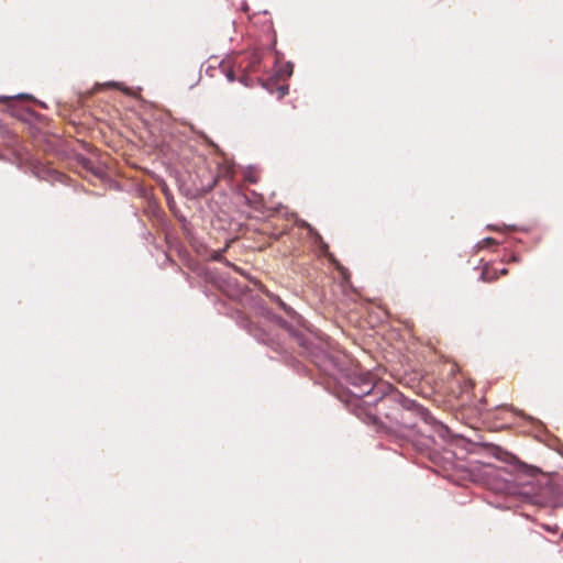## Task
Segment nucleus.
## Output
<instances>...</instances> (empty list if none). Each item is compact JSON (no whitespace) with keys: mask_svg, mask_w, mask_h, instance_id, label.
Here are the masks:
<instances>
[{"mask_svg":"<svg viewBox=\"0 0 563 563\" xmlns=\"http://www.w3.org/2000/svg\"><path fill=\"white\" fill-rule=\"evenodd\" d=\"M501 410H504V407H495V413H494L495 420L497 419V413Z\"/></svg>","mask_w":563,"mask_h":563,"instance_id":"obj_22","label":"nucleus"},{"mask_svg":"<svg viewBox=\"0 0 563 563\" xmlns=\"http://www.w3.org/2000/svg\"><path fill=\"white\" fill-rule=\"evenodd\" d=\"M32 170H33V174L37 178L45 179V180H55V179H59V177H60V175L57 172L44 166L40 162H35L32 165Z\"/></svg>","mask_w":563,"mask_h":563,"instance_id":"obj_9","label":"nucleus"},{"mask_svg":"<svg viewBox=\"0 0 563 563\" xmlns=\"http://www.w3.org/2000/svg\"><path fill=\"white\" fill-rule=\"evenodd\" d=\"M472 476L474 477V482L490 489L493 485V465L490 463L481 462L479 465L474 466Z\"/></svg>","mask_w":563,"mask_h":563,"instance_id":"obj_7","label":"nucleus"},{"mask_svg":"<svg viewBox=\"0 0 563 563\" xmlns=\"http://www.w3.org/2000/svg\"><path fill=\"white\" fill-rule=\"evenodd\" d=\"M241 9L244 11V12H247L249 11V5L245 1L242 2V7Z\"/></svg>","mask_w":563,"mask_h":563,"instance_id":"obj_23","label":"nucleus"},{"mask_svg":"<svg viewBox=\"0 0 563 563\" xmlns=\"http://www.w3.org/2000/svg\"><path fill=\"white\" fill-rule=\"evenodd\" d=\"M221 253H222V251H216V252H214V254L212 255V258H213L214 261H220V258H221Z\"/></svg>","mask_w":563,"mask_h":563,"instance_id":"obj_21","label":"nucleus"},{"mask_svg":"<svg viewBox=\"0 0 563 563\" xmlns=\"http://www.w3.org/2000/svg\"><path fill=\"white\" fill-rule=\"evenodd\" d=\"M236 68L233 66V64L231 65V67L229 69H227L224 71L225 74V77L227 79L230 81V82H233L236 80V76H235V73H236Z\"/></svg>","mask_w":563,"mask_h":563,"instance_id":"obj_15","label":"nucleus"},{"mask_svg":"<svg viewBox=\"0 0 563 563\" xmlns=\"http://www.w3.org/2000/svg\"><path fill=\"white\" fill-rule=\"evenodd\" d=\"M506 426H507V423H505V424H500V426H497V424L495 423L494 430H495V431H497L498 429L505 428Z\"/></svg>","mask_w":563,"mask_h":563,"instance_id":"obj_26","label":"nucleus"},{"mask_svg":"<svg viewBox=\"0 0 563 563\" xmlns=\"http://www.w3.org/2000/svg\"><path fill=\"white\" fill-rule=\"evenodd\" d=\"M256 81L261 82L264 88L268 89V84L264 82L260 77L256 78Z\"/></svg>","mask_w":563,"mask_h":563,"instance_id":"obj_24","label":"nucleus"},{"mask_svg":"<svg viewBox=\"0 0 563 563\" xmlns=\"http://www.w3.org/2000/svg\"><path fill=\"white\" fill-rule=\"evenodd\" d=\"M298 223L301 228H306L308 230V234L313 241V244L319 249L320 253L328 257V260L334 264L342 274H344L346 269L336 261L334 255L329 252V245L322 240L319 232L303 220H300Z\"/></svg>","mask_w":563,"mask_h":563,"instance_id":"obj_6","label":"nucleus"},{"mask_svg":"<svg viewBox=\"0 0 563 563\" xmlns=\"http://www.w3.org/2000/svg\"><path fill=\"white\" fill-rule=\"evenodd\" d=\"M267 319L289 334L300 347V354L343 388L342 400L353 407L356 417L374 426L383 424L380 419L385 417L389 422L401 426L407 398L391 384L378 379L375 373L360 369L346 354L330 350L325 342L295 328L282 317L267 311Z\"/></svg>","mask_w":563,"mask_h":563,"instance_id":"obj_1","label":"nucleus"},{"mask_svg":"<svg viewBox=\"0 0 563 563\" xmlns=\"http://www.w3.org/2000/svg\"><path fill=\"white\" fill-rule=\"evenodd\" d=\"M492 243H493V238L487 236V238H485L482 242H478V243L476 244V247H477V249H481V247H482V244H492Z\"/></svg>","mask_w":563,"mask_h":563,"instance_id":"obj_19","label":"nucleus"},{"mask_svg":"<svg viewBox=\"0 0 563 563\" xmlns=\"http://www.w3.org/2000/svg\"><path fill=\"white\" fill-rule=\"evenodd\" d=\"M499 231L498 227L495 225V234ZM494 243L495 245L499 243V241L497 240V238L495 236V240H494Z\"/></svg>","mask_w":563,"mask_h":563,"instance_id":"obj_25","label":"nucleus"},{"mask_svg":"<svg viewBox=\"0 0 563 563\" xmlns=\"http://www.w3.org/2000/svg\"><path fill=\"white\" fill-rule=\"evenodd\" d=\"M4 137L7 146L11 147L13 151H16V146L19 143L16 136L13 133L7 131Z\"/></svg>","mask_w":563,"mask_h":563,"instance_id":"obj_14","label":"nucleus"},{"mask_svg":"<svg viewBox=\"0 0 563 563\" xmlns=\"http://www.w3.org/2000/svg\"><path fill=\"white\" fill-rule=\"evenodd\" d=\"M245 178L247 181L250 183H256L257 181V177L253 174V172L249 170L245 175Z\"/></svg>","mask_w":563,"mask_h":563,"instance_id":"obj_18","label":"nucleus"},{"mask_svg":"<svg viewBox=\"0 0 563 563\" xmlns=\"http://www.w3.org/2000/svg\"><path fill=\"white\" fill-rule=\"evenodd\" d=\"M495 508H510L512 501L538 503L536 487L526 476V465L495 444Z\"/></svg>","mask_w":563,"mask_h":563,"instance_id":"obj_4","label":"nucleus"},{"mask_svg":"<svg viewBox=\"0 0 563 563\" xmlns=\"http://www.w3.org/2000/svg\"><path fill=\"white\" fill-rule=\"evenodd\" d=\"M401 428L430 431L433 439L438 438L445 444L456 445L475 453L485 450L488 455L493 453L490 431L481 432L476 427L467 424L448 426L434 418L430 411L415 400L405 401Z\"/></svg>","mask_w":563,"mask_h":563,"instance_id":"obj_3","label":"nucleus"},{"mask_svg":"<svg viewBox=\"0 0 563 563\" xmlns=\"http://www.w3.org/2000/svg\"><path fill=\"white\" fill-rule=\"evenodd\" d=\"M494 278L496 279L497 278V269L495 268V275H494Z\"/></svg>","mask_w":563,"mask_h":563,"instance_id":"obj_30","label":"nucleus"},{"mask_svg":"<svg viewBox=\"0 0 563 563\" xmlns=\"http://www.w3.org/2000/svg\"><path fill=\"white\" fill-rule=\"evenodd\" d=\"M236 287H238V291H239V292H242V291H243V286H241V285H238V284H236Z\"/></svg>","mask_w":563,"mask_h":563,"instance_id":"obj_27","label":"nucleus"},{"mask_svg":"<svg viewBox=\"0 0 563 563\" xmlns=\"http://www.w3.org/2000/svg\"><path fill=\"white\" fill-rule=\"evenodd\" d=\"M292 71L294 65L290 62H287L276 70V75L280 79H287L292 75Z\"/></svg>","mask_w":563,"mask_h":563,"instance_id":"obj_11","label":"nucleus"},{"mask_svg":"<svg viewBox=\"0 0 563 563\" xmlns=\"http://www.w3.org/2000/svg\"><path fill=\"white\" fill-rule=\"evenodd\" d=\"M268 296L279 305V307L288 314V317L296 323L301 322V317L288 305H286L278 296L268 294Z\"/></svg>","mask_w":563,"mask_h":563,"instance_id":"obj_10","label":"nucleus"},{"mask_svg":"<svg viewBox=\"0 0 563 563\" xmlns=\"http://www.w3.org/2000/svg\"><path fill=\"white\" fill-rule=\"evenodd\" d=\"M288 91H289L288 85L279 86L278 89H277V92H278L277 98L278 99L284 98L288 93Z\"/></svg>","mask_w":563,"mask_h":563,"instance_id":"obj_17","label":"nucleus"},{"mask_svg":"<svg viewBox=\"0 0 563 563\" xmlns=\"http://www.w3.org/2000/svg\"><path fill=\"white\" fill-rule=\"evenodd\" d=\"M267 319L289 334L300 347V354L343 388L342 400L353 407L356 417L374 426L383 424L380 419L385 417L389 422L401 426L407 398L391 384L378 379L375 373L360 369L346 354L330 350L325 342L295 328L282 317L267 311Z\"/></svg>","mask_w":563,"mask_h":563,"instance_id":"obj_2","label":"nucleus"},{"mask_svg":"<svg viewBox=\"0 0 563 563\" xmlns=\"http://www.w3.org/2000/svg\"><path fill=\"white\" fill-rule=\"evenodd\" d=\"M244 327L247 329L249 333L252 334L256 340L261 341L264 344H269L275 351H284V347L280 343H275L271 335L263 329L254 325L252 322L245 320Z\"/></svg>","mask_w":563,"mask_h":563,"instance_id":"obj_8","label":"nucleus"},{"mask_svg":"<svg viewBox=\"0 0 563 563\" xmlns=\"http://www.w3.org/2000/svg\"><path fill=\"white\" fill-rule=\"evenodd\" d=\"M176 218L180 222L183 232L189 236L191 234V223L181 214H176Z\"/></svg>","mask_w":563,"mask_h":563,"instance_id":"obj_13","label":"nucleus"},{"mask_svg":"<svg viewBox=\"0 0 563 563\" xmlns=\"http://www.w3.org/2000/svg\"><path fill=\"white\" fill-rule=\"evenodd\" d=\"M492 274H490V263L486 262L482 267L478 275V280L482 282H490L492 280Z\"/></svg>","mask_w":563,"mask_h":563,"instance_id":"obj_12","label":"nucleus"},{"mask_svg":"<svg viewBox=\"0 0 563 563\" xmlns=\"http://www.w3.org/2000/svg\"><path fill=\"white\" fill-rule=\"evenodd\" d=\"M107 85L112 86L117 89H123V84H121V82L111 81V82H108Z\"/></svg>","mask_w":563,"mask_h":563,"instance_id":"obj_20","label":"nucleus"},{"mask_svg":"<svg viewBox=\"0 0 563 563\" xmlns=\"http://www.w3.org/2000/svg\"><path fill=\"white\" fill-rule=\"evenodd\" d=\"M263 54L261 51L255 49L245 54H239L233 59V66L236 68L241 76L238 80L245 87L254 85L255 79L251 74L260 73L262 70Z\"/></svg>","mask_w":563,"mask_h":563,"instance_id":"obj_5","label":"nucleus"},{"mask_svg":"<svg viewBox=\"0 0 563 563\" xmlns=\"http://www.w3.org/2000/svg\"><path fill=\"white\" fill-rule=\"evenodd\" d=\"M22 98L33 99L32 96H29V95H25V93H19V95H16L14 97L0 96V102H3L5 100H10V99H22Z\"/></svg>","mask_w":563,"mask_h":563,"instance_id":"obj_16","label":"nucleus"},{"mask_svg":"<svg viewBox=\"0 0 563 563\" xmlns=\"http://www.w3.org/2000/svg\"><path fill=\"white\" fill-rule=\"evenodd\" d=\"M487 229H493V224H487Z\"/></svg>","mask_w":563,"mask_h":563,"instance_id":"obj_31","label":"nucleus"},{"mask_svg":"<svg viewBox=\"0 0 563 563\" xmlns=\"http://www.w3.org/2000/svg\"><path fill=\"white\" fill-rule=\"evenodd\" d=\"M38 104H40L41 107H43V108H45V107H46L44 102H40V101H38Z\"/></svg>","mask_w":563,"mask_h":563,"instance_id":"obj_29","label":"nucleus"},{"mask_svg":"<svg viewBox=\"0 0 563 563\" xmlns=\"http://www.w3.org/2000/svg\"><path fill=\"white\" fill-rule=\"evenodd\" d=\"M507 274V271L505 268L500 269V275Z\"/></svg>","mask_w":563,"mask_h":563,"instance_id":"obj_28","label":"nucleus"}]
</instances>
